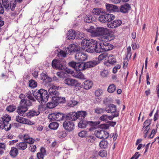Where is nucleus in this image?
<instances>
[{"instance_id":"f257e3e1","label":"nucleus","mask_w":159,"mask_h":159,"mask_svg":"<svg viewBox=\"0 0 159 159\" xmlns=\"http://www.w3.org/2000/svg\"><path fill=\"white\" fill-rule=\"evenodd\" d=\"M109 43L105 45L103 43V48L100 43L93 39H84L81 42L82 48L85 49L88 52H96L100 53L103 51L109 50Z\"/></svg>"},{"instance_id":"f03ea898","label":"nucleus","mask_w":159,"mask_h":159,"mask_svg":"<svg viewBox=\"0 0 159 159\" xmlns=\"http://www.w3.org/2000/svg\"><path fill=\"white\" fill-rule=\"evenodd\" d=\"M87 30L93 37L100 36L99 40L103 43L104 45H107L109 43V30L108 29L103 27L95 29L93 26H91Z\"/></svg>"},{"instance_id":"7ed1b4c3","label":"nucleus","mask_w":159,"mask_h":159,"mask_svg":"<svg viewBox=\"0 0 159 159\" xmlns=\"http://www.w3.org/2000/svg\"><path fill=\"white\" fill-rule=\"evenodd\" d=\"M32 93L34 98L41 103L47 101L49 97L47 91L43 89L36 90Z\"/></svg>"},{"instance_id":"20e7f679","label":"nucleus","mask_w":159,"mask_h":159,"mask_svg":"<svg viewBox=\"0 0 159 159\" xmlns=\"http://www.w3.org/2000/svg\"><path fill=\"white\" fill-rule=\"evenodd\" d=\"M2 120H0V129L7 131L10 130L11 127V125L9 123L11 120V117L9 115L5 114L2 117Z\"/></svg>"},{"instance_id":"39448f33","label":"nucleus","mask_w":159,"mask_h":159,"mask_svg":"<svg viewBox=\"0 0 159 159\" xmlns=\"http://www.w3.org/2000/svg\"><path fill=\"white\" fill-rule=\"evenodd\" d=\"M52 65L54 69L61 70H64V73H69L71 72L70 70L67 68H65V66L63 64L62 62L59 60H53L52 62Z\"/></svg>"},{"instance_id":"423d86ee","label":"nucleus","mask_w":159,"mask_h":159,"mask_svg":"<svg viewBox=\"0 0 159 159\" xmlns=\"http://www.w3.org/2000/svg\"><path fill=\"white\" fill-rule=\"evenodd\" d=\"M77 46L75 44L72 43L70 44L68 47L65 48V51L62 50H60L58 53V55H61L63 57H65L66 56L67 54H71L73 52H75L76 51Z\"/></svg>"},{"instance_id":"0eeeda50","label":"nucleus","mask_w":159,"mask_h":159,"mask_svg":"<svg viewBox=\"0 0 159 159\" xmlns=\"http://www.w3.org/2000/svg\"><path fill=\"white\" fill-rule=\"evenodd\" d=\"M2 4L7 11L10 9L12 11H14L16 7V1H10L8 0H2Z\"/></svg>"},{"instance_id":"6e6552de","label":"nucleus","mask_w":159,"mask_h":159,"mask_svg":"<svg viewBox=\"0 0 159 159\" xmlns=\"http://www.w3.org/2000/svg\"><path fill=\"white\" fill-rule=\"evenodd\" d=\"M75 57L77 61L81 62L86 60L88 56L86 54L82 52H77L75 55Z\"/></svg>"},{"instance_id":"1a4fd4ad","label":"nucleus","mask_w":159,"mask_h":159,"mask_svg":"<svg viewBox=\"0 0 159 159\" xmlns=\"http://www.w3.org/2000/svg\"><path fill=\"white\" fill-rule=\"evenodd\" d=\"M63 125L65 129L69 132L71 131L74 129L75 125L72 121H65L63 122Z\"/></svg>"},{"instance_id":"9d476101","label":"nucleus","mask_w":159,"mask_h":159,"mask_svg":"<svg viewBox=\"0 0 159 159\" xmlns=\"http://www.w3.org/2000/svg\"><path fill=\"white\" fill-rule=\"evenodd\" d=\"M110 113H114V114L110 116V120H112L114 117L119 116V111H117L116 106L112 104H110Z\"/></svg>"},{"instance_id":"9b49d317","label":"nucleus","mask_w":159,"mask_h":159,"mask_svg":"<svg viewBox=\"0 0 159 159\" xmlns=\"http://www.w3.org/2000/svg\"><path fill=\"white\" fill-rule=\"evenodd\" d=\"M16 120L18 122L28 125H33L34 123L28 119H26L22 117L18 116H16Z\"/></svg>"},{"instance_id":"f8f14e48","label":"nucleus","mask_w":159,"mask_h":159,"mask_svg":"<svg viewBox=\"0 0 159 159\" xmlns=\"http://www.w3.org/2000/svg\"><path fill=\"white\" fill-rule=\"evenodd\" d=\"M52 101L54 102L57 106L60 103L64 102L65 101V98L64 97H61L58 95H55L52 97Z\"/></svg>"},{"instance_id":"ddd939ff","label":"nucleus","mask_w":159,"mask_h":159,"mask_svg":"<svg viewBox=\"0 0 159 159\" xmlns=\"http://www.w3.org/2000/svg\"><path fill=\"white\" fill-rule=\"evenodd\" d=\"M131 9L130 5L128 3H125L120 6V12L126 13L128 12Z\"/></svg>"},{"instance_id":"4468645a","label":"nucleus","mask_w":159,"mask_h":159,"mask_svg":"<svg viewBox=\"0 0 159 159\" xmlns=\"http://www.w3.org/2000/svg\"><path fill=\"white\" fill-rule=\"evenodd\" d=\"M76 113L75 112H72L66 114L65 118L66 120L72 121L77 119Z\"/></svg>"},{"instance_id":"2eb2a0df","label":"nucleus","mask_w":159,"mask_h":159,"mask_svg":"<svg viewBox=\"0 0 159 159\" xmlns=\"http://www.w3.org/2000/svg\"><path fill=\"white\" fill-rule=\"evenodd\" d=\"M28 110V108H24L19 106L18 107L17 112L20 115L25 116H26L27 113H25Z\"/></svg>"},{"instance_id":"dca6fc26","label":"nucleus","mask_w":159,"mask_h":159,"mask_svg":"<svg viewBox=\"0 0 159 159\" xmlns=\"http://www.w3.org/2000/svg\"><path fill=\"white\" fill-rule=\"evenodd\" d=\"M77 80L71 78H66L64 80V83L69 86H73L76 84Z\"/></svg>"},{"instance_id":"f3484780","label":"nucleus","mask_w":159,"mask_h":159,"mask_svg":"<svg viewBox=\"0 0 159 159\" xmlns=\"http://www.w3.org/2000/svg\"><path fill=\"white\" fill-rule=\"evenodd\" d=\"M32 103L29 100L25 99L21 100L20 107L24 108H27L28 106L31 105Z\"/></svg>"},{"instance_id":"a211bd4d","label":"nucleus","mask_w":159,"mask_h":159,"mask_svg":"<svg viewBox=\"0 0 159 159\" xmlns=\"http://www.w3.org/2000/svg\"><path fill=\"white\" fill-rule=\"evenodd\" d=\"M109 13L108 12L106 15H102L100 16L99 17V20L100 22L103 23L107 22H109Z\"/></svg>"},{"instance_id":"6ab92c4d","label":"nucleus","mask_w":159,"mask_h":159,"mask_svg":"<svg viewBox=\"0 0 159 159\" xmlns=\"http://www.w3.org/2000/svg\"><path fill=\"white\" fill-rule=\"evenodd\" d=\"M109 55L108 52H105L100 54L98 57L99 61L105 60V61H109Z\"/></svg>"},{"instance_id":"aec40b11","label":"nucleus","mask_w":159,"mask_h":159,"mask_svg":"<svg viewBox=\"0 0 159 159\" xmlns=\"http://www.w3.org/2000/svg\"><path fill=\"white\" fill-rule=\"evenodd\" d=\"M77 119L83 120L87 115L86 112L84 111H79L76 112Z\"/></svg>"},{"instance_id":"412c9836","label":"nucleus","mask_w":159,"mask_h":159,"mask_svg":"<svg viewBox=\"0 0 159 159\" xmlns=\"http://www.w3.org/2000/svg\"><path fill=\"white\" fill-rule=\"evenodd\" d=\"M86 69L84 63L79 62H77L75 70L77 71H81Z\"/></svg>"},{"instance_id":"4be33fe9","label":"nucleus","mask_w":159,"mask_h":159,"mask_svg":"<svg viewBox=\"0 0 159 159\" xmlns=\"http://www.w3.org/2000/svg\"><path fill=\"white\" fill-rule=\"evenodd\" d=\"M98 61L95 60L89 61L84 63L86 69L88 68L93 67L98 64Z\"/></svg>"},{"instance_id":"5701e85b","label":"nucleus","mask_w":159,"mask_h":159,"mask_svg":"<svg viewBox=\"0 0 159 159\" xmlns=\"http://www.w3.org/2000/svg\"><path fill=\"white\" fill-rule=\"evenodd\" d=\"M76 31L72 30H69L67 33V38L70 40H72L75 38Z\"/></svg>"},{"instance_id":"b1692460","label":"nucleus","mask_w":159,"mask_h":159,"mask_svg":"<svg viewBox=\"0 0 159 159\" xmlns=\"http://www.w3.org/2000/svg\"><path fill=\"white\" fill-rule=\"evenodd\" d=\"M122 22L120 20H116L111 22L110 24V28H115L120 26Z\"/></svg>"},{"instance_id":"393cba45","label":"nucleus","mask_w":159,"mask_h":159,"mask_svg":"<svg viewBox=\"0 0 159 159\" xmlns=\"http://www.w3.org/2000/svg\"><path fill=\"white\" fill-rule=\"evenodd\" d=\"M16 146L18 149L22 150H25L27 147V144L24 141L17 143Z\"/></svg>"},{"instance_id":"a878e982","label":"nucleus","mask_w":159,"mask_h":159,"mask_svg":"<svg viewBox=\"0 0 159 159\" xmlns=\"http://www.w3.org/2000/svg\"><path fill=\"white\" fill-rule=\"evenodd\" d=\"M84 84L83 88L87 90L90 89L92 87L93 83L92 81L88 80L85 81L84 82Z\"/></svg>"},{"instance_id":"bb28decb","label":"nucleus","mask_w":159,"mask_h":159,"mask_svg":"<svg viewBox=\"0 0 159 159\" xmlns=\"http://www.w3.org/2000/svg\"><path fill=\"white\" fill-rule=\"evenodd\" d=\"M94 134L98 138L102 139L104 135V130L100 129L96 130Z\"/></svg>"},{"instance_id":"cd10ccee","label":"nucleus","mask_w":159,"mask_h":159,"mask_svg":"<svg viewBox=\"0 0 159 159\" xmlns=\"http://www.w3.org/2000/svg\"><path fill=\"white\" fill-rule=\"evenodd\" d=\"M18 153V149L15 147H12L10 151L9 154L12 157H16Z\"/></svg>"},{"instance_id":"c85d7f7f","label":"nucleus","mask_w":159,"mask_h":159,"mask_svg":"<svg viewBox=\"0 0 159 159\" xmlns=\"http://www.w3.org/2000/svg\"><path fill=\"white\" fill-rule=\"evenodd\" d=\"M92 12L93 14L95 15H99L100 13L104 14L106 13V12L105 11L102 9H100L99 8H94L92 11Z\"/></svg>"},{"instance_id":"c756f323","label":"nucleus","mask_w":159,"mask_h":159,"mask_svg":"<svg viewBox=\"0 0 159 159\" xmlns=\"http://www.w3.org/2000/svg\"><path fill=\"white\" fill-rule=\"evenodd\" d=\"M65 116L66 114L60 112L55 113V120L57 121L62 120L65 117Z\"/></svg>"},{"instance_id":"7c9ffc66","label":"nucleus","mask_w":159,"mask_h":159,"mask_svg":"<svg viewBox=\"0 0 159 159\" xmlns=\"http://www.w3.org/2000/svg\"><path fill=\"white\" fill-rule=\"evenodd\" d=\"M40 113V112L38 111H30L28 112L26 114V116L28 117H31L34 116H38Z\"/></svg>"},{"instance_id":"2f4dec72","label":"nucleus","mask_w":159,"mask_h":159,"mask_svg":"<svg viewBox=\"0 0 159 159\" xmlns=\"http://www.w3.org/2000/svg\"><path fill=\"white\" fill-rule=\"evenodd\" d=\"M89 122L85 120H81L78 124V126L81 128H85L86 127Z\"/></svg>"},{"instance_id":"473e14b6","label":"nucleus","mask_w":159,"mask_h":159,"mask_svg":"<svg viewBox=\"0 0 159 159\" xmlns=\"http://www.w3.org/2000/svg\"><path fill=\"white\" fill-rule=\"evenodd\" d=\"M48 92L49 95L52 96H54L55 95H58L59 94V92L55 89L53 87L50 88L48 90Z\"/></svg>"},{"instance_id":"72a5a7b5","label":"nucleus","mask_w":159,"mask_h":159,"mask_svg":"<svg viewBox=\"0 0 159 159\" xmlns=\"http://www.w3.org/2000/svg\"><path fill=\"white\" fill-rule=\"evenodd\" d=\"M59 125V124L58 123L55 122H53L49 124L48 127L52 129L56 130L58 128Z\"/></svg>"},{"instance_id":"f704fd0d","label":"nucleus","mask_w":159,"mask_h":159,"mask_svg":"<svg viewBox=\"0 0 159 159\" xmlns=\"http://www.w3.org/2000/svg\"><path fill=\"white\" fill-rule=\"evenodd\" d=\"M89 123H90V125H91L92 126V127H91L89 129V130L91 131L93 130L95 128V126L97 125L98 124L100 123V122L99 121H97L93 122L92 121H91L90 122L89 121Z\"/></svg>"},{"instance_id":"c9c22d12","label":"nucleus","mask_w":159,"mask_h":159,"mask_svg":"<svg viewBox=\"0 0 159 159\" xmlns=\"http://www.w3.org/2000/svg\"><path fill=\"white\" fill-rule=\"evenodd\" d=\"M112 11L118 12L120 11V8L116 5L110 4V12Z\"/></svg>"},{"instance_id":"e433bc0d","label":"nucleus","mask_w":159,"mask_h":159,"mask_svg":"<svg viewBox=\"0 0 159 159\" xmlns=\"http://www.w3.org/2000/svg\"><path fill=\"white\" fill-rule=\"evenodd\" d=\"M108 142L106 140L101 141L99 143L100 147L104 148H107L108 147Z\"/></svg>"},{"instance_id":"4c0bfd02","label":"nucleus","mask_w":159,"mask_h":159,"mask_svg":"<svg viewBox=\"0 0 159 159\" xmlns=\"http://www.w3.org/2000/svg\"><path fill=\"white\" fill-rule=\"evenodd\" d=\"M75 38L76 39H82L84 38V35L83 33L79 31H76Z\"/></svg>"},{"instance_id":"58836bf2","label":"nucleus","mask_w":159,"mask_h":159,"mask_svg":"<svg viewBox=\"0 0 159 159\" xmlns=\"http://www.w3.org/2000/svg\"><path fill=\"white\" fill-rule=\"evenodd\" d=\"M29 86L32 88H35L37 86V83L34 80H31L29 81Z\"/></svg>"},{"instance_id":"ea45409f","label":"nucleus","mask_w":159,"mask_h":159,"mask_svg":"<svg viewBox=\"0 0 159 159\" xmlns=\"http://www.w3.org/2000/svg\"><path fill=\"white\" fill-rule=\"evenodd\" d=\"M152 120L148 119L144 122L143 126V129H144L145 127H147V128L150 127L149 125L151 123Z\"/></svg>"},{"instance_id":"a19ab883","label":"nucleus","mask_w":159,"mask_h":159,"mask_svg":"<svg viewBox=\"0 0 159 159\" xmlns=\"http://www.w3.org/2000/svg\"><path fill=\"white\" fill-rule=\"evenodd\" d=\"M57 105L55 104L54 102H48L46 105V107L49 109H52L54 108Z\"/></svg>"},{"instance_id":"79ce46f5","label":"nucleus","mask_w":159,"mask_h":159,"mask_svg":"<svg viewBox=\"0 0 159 159\" xmlns=\"http://www.w3.org/2000/svg\"><path fill=\"white\" fill-rule=\"evenodd\" d=\"M26 96L30 100L34 102L35 101L34 98L33 97L32 93L30 91H29L26 94Z\"/></svg>"},{"instance_id":"37998d69","label":"nucleus","mask_w":159,"mask_h":159,"mask_svg":"<svg viewBox=\"0 0 159 159\" xmlns=\"http://www.w3.org/2000/svg\"><path fill=\"white\" fill-rule=\"evenodd\" d=\"M16 109V107L13 105H10L8 106L7 108V110L10 112H12Z\"/></svg>"},{"instance_id":"c03bdc74","label":"nucleus","mask_w":159,"mask_h":159,"mask_svg":"<svg viewBox=\"0 0 159 159\" xmlns=\"http://www.w3.org/2000/svg\"><path fill=\"white\" fill-rule=\"evenodd\" d=\"M98 155L101 157H106L107 152L105 150H101L99 152Z\"/></svg>"},{"instance_id":"a18cd8bd","label":"nucleus","mask_w":159,"mask_h":159,"mask_svg":"<svg viewBox=\"0 0 159 159\" xmlns=\"http://www.w3.org/2000/svg\"><path fill=\"white\" fill-rule=\"evenodd\" d=\"M120 68L121 66L120 65H116L113 68L112 72L114 74H116L118 70L120 69Z\"/></svg>"},{"instance_id":"49530a36","label":"nucleus","mask_w":159,"mask_h":159,"mask_svg":"<svg viewBox=\"0 0 159 159\" xmlns=\"http://www.w3.org/2000/svg\"><path fill=\"white\" fill-rule=\"evenodd\" d=\"M58 134V137L60 138H65L66 136V134L65 131L59 132Z\"/></svg>"},{"instance_id":"de8ad7c7","label":"nucleus","mask_w":159,"mask_h":159,"mask_svg":"<svg viewBox=\"0 0 159 159\" xmlns=\"http://www.w3.org/2000/svg\"><path fill=\"white\" fill-rule=\"evenodd\" d=\"M95 137L93 136H89L86 138V140L89 143L93 142L95 140Z\"/></svg>"},{"instance_id":"09e8293b","label":"nucleus","mask_w":159,"mask_h":159,"mask_svg":"<svg viewBox=\"0 0 159 159\" xmlns=\"http://www.w3.org/2000/svg\"><path fill=\"white\" fill-rule=\"evenodd\" d=\"M48 118L50 121H54L55 120V113L49 114L48 116Z\"/></svg>"},{"instance_id":"8fccbe9b","label":"nucleus","mask_w":159,"mask_h":159,"mask_svg":"<svg viewBox=\"0 0 159 159\" xmlns=\"http://www.w3.org/2000/svg\"><path fill=\"white\" fill-rule=\"evenodd\" d=\"M87 135V132L84 130L80 131L78 134L79 136L81 138L84 137Z\"/></svg>"},{"instance_id":"3c124183","label":"nucleus","mask_w":159,"mask_h":159,"mask_svg":"<svg viewBox=\"0 0 159 159\" xmlns=\"http://www.w3.org/2000/svg\"><path fill=\"white\" fill-rule=\"evenodd\" d=\"M105 110L102 108H96L95 110V113L97 114H101L104 112Z\"/></svg>"},{"instance_id":"603ef678","label":"nucleus","mask_w":159,"mask_h":159,"mask_svg":"<svg viewBox=\"0 0 159 159\" xmlns=\"http://www.w3.org/2000/svg\"><path fill=\"white\" fill-rule=\"evenodd\" d=\"M100 119L101 120L106 121L109 119V116L106 115H104L100 117Z\"/></svg>"},{"instance_id":"864d4df0","label":"nucleus","mask_w":159,"mask_h":159,"mask_svg":"<svg viewBox=\"0 0 159 159\" xmlns=\"http://www.w3.org/2000/svg\"><path fill=\"white\" fill-rule=\"evenodd\" d=\"M116 85L114 84H110V93H114L116 90Z\"/></svg>"},{"instance_id":"5fc2aeb1","label":"nucleus","mask_w":159,"mask_h":159,"mask_svg":"<svg viewBox=\"0 0 159 159\" xmlns=\"http://www.w3.org/2000/svg\"><path fill=\"white\" fill-rule=\"evenodd\" d=\"M117 136L118 134L116 131L115 132V133H112L111 134H110V138H113L114 141H115L116 139Z\"/></svg>"},{"instance_id":"6e6d98bb","label":"nucleus","mask_w":159,"mask_h":159,"mask_svg":"<svg viewBox=\"0 0 159 159\" xmlns=\"http://www.w3.org/2000/svg\"><path fill=\"white\" fill-rule=\"evenodd\" d=\"M92 17L91 16L88 15L86 17L84 21L87 23H90L92 22Z\"/></svg>"},{"instance_id":"4d7b16f0","label":"nucleus","mask_w":159,"mask_h":159,"mask_svg":"<svg viewBox=\"0 0 159 159\" xmlns=\"http://www.w3.org/2000/svg\"><path fill=\"white\" fill-rule=\"evenodd\" d=\"M131 47L129 46L128 47L127 49V55L126 56V57H129L130 58L131 56Z\"/></svg>"},{"instance_id":"13d9d810","label":"nucleus","mask_w":159,"mask_h":159,"mask_svg":"<svg viewBox=\"0 0 159 159\" xmlns=\"http://www.w3.org/2000/svg\"><path fill=\"white\" fill-rule=\"evenodd\" d=\"M108 74L109 72L107 70H104L101 72V75L103 77H107Z\"/></svg>"},{"instance_id":"bf43d9fd","label":"nucleus","mask_w":159,"mask_h":159,"mask_svg":"<svg viewBox=\"0 0 159 159\" xmlns=\"http://www.w3.org/2000/svg\"><path fill=\"white\" fill-rule=\"evenodd\" d=\"M48 75L46 73H42L41 75L40 79L41 80H46L47 78Z\"/></svg>"},{"instance_id":"052dcab7","label":"nucleus","mask_w":159,"mask_h":159,"mask_svg":"<svg viewBox=\"0 0 159 159\" xmlns=\"http://www.w3.org/2000/svg\"><path fill=\"white\" fill-rule=\"evenodd\" d=\"M150 127H148L147 128V127H145L144 129H144L143 133L144 134V137L146 138L148 136V131L150 129Z\"/></svg>"},{"instance_id":"680f3d73","label":"nucleus","mask_w":159,"mask_h":159,"mask_svg":"<svg viewBox=\"0 0 159 159\" xmlns=\"http://www.w3.org/2000/svg\"><path fill=\"white\" fill-rule=\"evenodd\" d=\"M103 93L101 89H98L96 90L95 93V94L97 97H99L102 95Z\"/></svg>"},{"instance_id":"e2e57ef3","label":"nucleus","mask_w":159,"mask_h":159,"mask_svg":"<svg viewBox=\"0 0 159 159\" xmlns=\"http://www.w3.org/2000/svg\"><path fill=\"white\" fill-rule=\"evenodd\" d=\"M76 76L77 78L80 79L84 80L85 79L84 75L80 72H79Z\"/></svg>"},{"instance_id":"0e129e2a","label":"nucleus","mask_w":159,"mask_h":159,"mask_svg":"<svg viewBox=\"0 0 159 159\" xmlns=\"http://www.w3.org/2000/svg\"><path fill=\"white\" fill-rule=\"evenodd\" d=\"M77 63L74 61H72L69 63V65L70 67L74 68L75 70Z\"/></svg>"},{"instance_id":"69168bd1","label":"nucleus","mask_w":159,"mask_h":159,"mask_svg":"<svg viewBox=\"0 0 159 159\" xmlns=\"http://www.w3.org/2000/svg\"><path fill=\"white\" fill-rule=\"evenodd\" d=\"M111 58V61H110V64L112 65H113L116 62V59L115 57L114 56H112Z\"/></svg>"},{"instance_id":"338daca9","label":"nucleus","mask_w":159,"mask_h":159,"mask_svg":"<svg viewBox=\"0 0 159 159\" xmlns=\"http://www.w3.org/2000/svg\"><path fill=\"white\" fill-rule=\"evenodd\" d=\"M34 139L30 137L28 139L25 141V142L26 143L33 144L34 143Z\"/></svg>"},{"instance_id":"774afa93","label":"nucleus","mask_w":159,"mask_h":159,"mask_svg":"<svg viewBox=\"0 0 159 159\" xmlns=\"http://www.w3.org/2000/svg\"><path fill=\"white\" fill-rule=\"evenodd\" d=\"M44 154L41 152H38L37 153V157L38 159H43Z\"/></svg>"}]
</instances>
